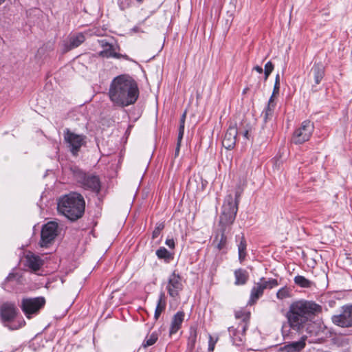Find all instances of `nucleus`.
<instances>
[{
  "instance_id": "c85d7f7f",
  "label": "nucleus",
  "mask_w": 352,
  "mask_h": 352,
  "mask_svg": "<svg viewBox=\"0 0 352 352\" xmlns=\"http://www.w3.org/2000/svg\"><path fill=\"white\" fill-rule=\"evenodd\" d=\"M294 283L301 287L308 288L311 285V282L303 276H296L294 277Z\"/></svg>"
},
{
  "instance_id": "9d476101",
  "label": "nucleus",
  "mask_w": 352,
  "mask_h": 352,
  "mask_svg": "<svg viewBox=\"0 0 352 352\" xmlns=\"http://www.w3.org/2000/svg\"><path fill=\"white\" fill-rule=\"evenodd\" d=\"M166 289L169 296L173 298H179V293L183 289L182 278L175 272L168 278Z\"/></svg>"
},
{
  "instance_id": "c03bdc74",
  "label": "nucleus",
  "mask_w": 352,
  "mask_h": 352,
  "mask_svg": "<svg viewBox=\"0 0 352 352\" xmlns=\"http://www.w3.org/2000/svg\"><path fill=\"white\" fill-rule=\"evenodd\" d=\"M277 82L278 83H280V76H279V74H277V75L276 76L275 82Z\"/></svg>"
},
{
  "instance_id": "c756f323",
  "label": "nucleus",
  "mask_w": 352,
  "mask_h": 352,
  "mask_svg": "<svg viewBox=\"0 0 352 352\" xmlns=\"http://www.w3.org/2000/svg\"><path fill=\"white\" fill-rule=\"evenodd\" d=\"M305 346V342L304 340H299L298 342H294L290 344L287 346V349L288 351H299L302 349H303Z\"/></svg>"
},
{
  "instance_id": "f257e3e1",
  "label": "nucleus",
  "mask_w": 352,
  "mask_h": 352,
  "mask_svg": "<svg viewBox=\"0 0 352 352\" xmlns=\"http://www.w3.org/2000/svg\"><path fill=\"white\" fill-rule=\"evenodd\" d=\"M138 96V85L129 76H118L112 80L110 85L109 89V99L116 106L127 107L134 104Z\"/></svg>"
},
{
  "instance_id": "2f4dec72",
  "label": "nucleus",
  "mask_w": 352,
  "mask_h": 352,
  "mask_svg": "<svg viewBox=\"0 0 352 352\" xmlns=\"http://www.w3.org/2000/svg\"><path fill=\"white\" fill-rule=\"evenodd\" d=\"M156 255L159 258L170 259L172 254L164 247L160 248L156 251Z\"/></svg>"
},
{
  "instance_id": "5701e85b",
  "label": "nucleus",
  "mask_w": 352,
  "mask_h": 352,
  "mask_svg": "<svg viewBox=\"0 0 352 352\" xmlns=\"http://www.w3.org/2000/svg\"><path fill=\"white\" fill-rule=\"evenodd\" d=\"M85 40V37L82 33H78L72 35L69 37V45L67 46L66 50H70L72 49L78 47Z\"/></svg>"
},
{
  "instance_id": "e433bc0d",
  "label": "nucleus",
  "mask_w": 352,
  "mask_h": 352,
  "mask_svg": "<svg viewBox=\"0 0 352 352\" xmlns=\"http://www.w3.org/2000/svg\"><path fill=\"white\" fill-rule=\"evenodd\" d=\"M118 6L120 8L124 10L129 8L131 4V0H118Z\"/></svg>"
},
{
  "instance_id": "a19ab883",
  "label": "nucleus",
  "mask_w": 352,
  "mask_h": 352,
  "mask_svg": "<svg viewBox=\"0 0 352 352\" xmlns=\"http://www.w3.org/2000/svg\"><path fill=\"white\" fill-rule=\"evenodd\" d=\"M6 326L8 327L10 329L14 330V329H17L18 328L21 327L22 326V324L20 325L6 324Z\"/></svg>"
},
{
  "instance_id": "4be33fe9",
  "label": "nucleus",
  "mask_w": 352,
  "mask_h": 352,
  "mask_svg": "<svg viewBox=\"0 0 352 352\" xmlns=\"http://www.w3.org/2000/svg\"><path fill=\"white\" fill-rule=\"evenodd\" d=\"M236 241H239V243L238 244L239 259L240 262L242 263L246 256V241L243 234L241 236H236Z\"/></svg>"
},
{
  "instance_id": "bb28decb",
  "label": "nucleus",
  "mask_w": 352,
  "mask_h": 352,
  "mask_svg": "<svg viewBox=\"0 0 352 352\" xmlns=\"http://www.w3.org/2000/svg\"><path fill=\"white\" fill-rule=\"evenodd\" d=\"M259 281L263 286L264 289H272L278 285V280L274 278H265L262 277L260 278Z\"/></svg>"
},
{
  "instance_id": "dca6fc26",
  "label": "nucleus",
  "mask_w": 352,
  "mask_h": 352,
  "mask_svg": "<svg viewBox=\"0 0 352 352\" xmlns=\"http://www.w3.org/2000/svg\"><path fill=\"white\" fill-rule=\"evenodd\" d=\"M228 230H225L223 229H219L213 241V243L215 245V248L221 251L223 250L226 248L227 245V236L226 234L229 232Z\"/></svg>"
},
{
  "instance_id": "423d86ee",
  "label": "nucleus",
  "mask_w": 352,
  "mask_h": 352,
  "mask_svg": "<svg viewBox=\"0 0 352 352\" xmlns=\"http://www.w3.org/2000/svg\"><path fill=\"white\" fill-rule=\"evenodd\" d=\"M45 299L43 296L25 298L21 300V308L27 318H31L36 315L45 306Z\"/></svg>"
},
{
  "instance_id": "ea45409f",
  "label": "nucleus",
  "mask_w": 352,
  "mask_h": 352,
  "mask_svg": "<svg viewBox=\"0 0 352 352\" xmlns=\"http://www.w3.org/2000/svg\"><path fill=\"white\" fill-rule=\"evenodd\" d=\"M182 139H178L177 138V147L175 148V157L179 155L180 146H181V141Z\"/></svg>"
},
{
  "instance_id": "a18cd8bd",
  "label": "nucleus",
  "mask_w": 352,
  "mask_h": 352,
  "mask_svg": "<svg viewBox=\"0 0 352 352\" xmlns=\"http://www.w3.org/2000/svg\"><path fill=\"white\" fill-rule=\"evenodd\" d=\"M248 131H245L244 132V134H243L244 137H245L246 138H248Z\"/></svg>"
},
{
  "instance_id": "0eeeda50",
  "label": "nucleus",
  "mask_w": 352,
  "mask_h": 352,
  "mask_svg": "<svg viewBox=\"0 0 352 352\" xmlns=\"http://www.w3.org/2000/svg\"><path fill=\"white\" fill-rule=\"evenodd\" d=\"M314 124L310 120L303 121L293 134L292 142L296 144H302L308 141L314 131Z\"/></svg>"
},
{
  "instance_id": "f03ea898",
  "label": "nucleus",
  "mask_w": 352,
  "mask_h": 352,
  "mask_svg": "<svg viewBox=\"0 0 352 352\" xmlns=\"http://www.w3.org/2000/svg\"><path fill=\"white\" fill-rule=\"evenodd\" d=\"M321 307L311 301L299 300L293 302L287 313V318L291 327L300 330L316 314L321 312Z\"/></svg>"
},
{
  "instance_id": "de8ad7c7",
  "label": "nucleus",
  "mask_w": 352,
  "mask_h": 352,
  "mask_svg": "<svg viewBox=\"0 0 352 352\" xmlns=\"http://www.w3.org/2000/svg\"><path fill=\"white\" fill-rule=\"evenodd\" d=\"M138 2H142L143 0H136Z\"/></svg>"
},
{
  "instance_id": "2eb2a0df",
  "label": "nucleus",
  "mask_w": 352,
  "mask_h": 352,
  "mask_svg": "<svg viewBox=\"0 0 352 352\" xmlns=\"http://www.w3.org/2000/svg\"><path fill=\"white\" fill-rule=\"evenodd\" d=\"M1 318L4 322L12 321L16 315V308L14 304L3 303L0 309Z\"/></svg>"
},
{
  "instance_id": "6ab92c4d",
  "label": "nucleus",
  "mask_w": 352,
  "mask_h": 352,
  "mask_svg": "<svg viewBox=\"0 0 352 352\" xmlns=\"http://www.w3.org/2000/svg\"><path fill=\"white\" fill-rule=\"evenodd\" d=\"M310 75H312L316 85H318L324 76V67L321 63H315L310 71Z\"/></svg>"
},
{
  "instance_id": "1a4fd4ad",
  "label": "nucleus",
  "mask_w": 352,
  "mask_h": 352,
  "mask_svg": "<svg viewBox=\"0 0 352 352\" xmlns=\"http://www.w3.org/2000/svg\"><path fill=\"white\" fill-rule=\"evenodd\" d=\"M332 322L341 327H352V305L344 306L342 312L332 317Z\"/></svg>"
},
{
  "instance_id": "aec40b11",
  "label": "nucleus",
  "mask_w": 352,
  "mask_h": 352,
  "mask_svg": "<svg viewBox=\"0 0 352 352\" xmlns=\"http://www.w3.org/2000/svg\"><path fill=\"white\" fill-rule=\"evenodd\" d=\"M265 289L260 281L255 283L254 286L252 287L250 293V300L248 302L249 305L254 304L257 300L262 296Z\"/></svg>"
},
{
  "instance_id": "37998d69",
  "label": "nucleus",
  "mask_w": 352,
  "mask_h": 352,
  "mask_svg": "<svg viewBox=\"0 0 352 352\" xmlns=\"http://www.w3.org/2000/svg\"><path fill=\"white\" fill-rule=\"evenodd\" d=\"M15 275L13 274H10L8 275V276L6 278V281H10V280H12V278H15Z\"/></svg>"
},
{
  "instance_id": "7c9ffc66",
  "label": "nucleus",
  "mask_w": 352,
  "mask_h": 352,
  "mask_svg": "<svg viewBox=\"0 0 352 352\" xmlns=\"http://www.w3.org/2000/svg\"><path fill=\"white\" fill-rule=\"evenodd\" d=\"M157 340V335L155 333H151L149 336L146 337L142 343V346L146 348L154 344Z\"/></svg>"
},
{
  "instance_id": "7ed1b4c3",
  "label": "nucleus",
  "mask_w": 352,
  "mask_h": 352,
  "mask_svg": "<svg viewBox=\"0 0 352 352\" xmlns=\"http://www.w3.org/2000/svg\"><path fill=\"white\" fill-rule=\"evenodd\" d=\"M85 200L78 193L74 192L60 197L57 204L59 213L67 219L75 221L80 218L85 212Z\"/></svg>"
},
{
  "instance_id": "39448f33",
  "label": "nucleus",
  "mask_w": 352,
  "mask_h": 352,
  "mask_svg": "<svg viewBox=\"0 0 352 352\" xmlns=\"http://www.w3.org/2000/svg\"><path fill=\"white\" fill-rule=\"evenodd\" d=\"M63 138L70 152L74 156L78 155L81 147L86 144L85 135L75 133L69 129H65L63 131Z\"/></svg>"
},
{
  "instance_id": "49530a36",
  "label": "nucleus",
  "mask_w": 352,
  "mask_h": 352,
  "mask_svg": "<svg viewBox=\"0 0 352 352\" xmlns=\"http://www.w3.org/2000/svg\"><path fill=\"white\" fill-rule=\"evenodd\" d=\"M5 0H0V4H1Z\"/></svg>"
},
{
  "instance_id": "c9c22d12",
  "label": "nucleus",
  "mask_w": 352,
  "mask_h": 352,
  "mask_svg": "<svg viewBox=\"0 0 352 352\" xmlns=\"http://www.w3.org/2000/svg\"><path fill=\"white\" fill-rule=\"evenodd\" d=\"M208 338V352H213L218 338H213L211 335H209Z\"/></svg>"
},
{
  "instance_id": "f8f14e48",
  "label": "nucleus",
  "mask_w": 352,
  "mask_h": 352,
  "mask_svg": "<svg viewBox=\"0 0 352 352\" xmlns=\"http://www.w3.org/2000/svg\"><path fill=\"white\" fill-rule=\"evenodd\" d=\"M248 328L246 323H239L237 327H231L228 329L230 336L234 344L239 346L243 343Z\"/></svg>"
},
{
  "instance_id": "393cba45",
  "label": "nucleus",
  "mask_w": 352,
  "mask_h": 352,
  "mask_svg": "<svg viewBox=\"0 0 352 352\" xmlns=\"http://www.w3.org/2000/svg\"><path fill=\"white\" fill-rule=\"evenodd\" d=\"M275 106H276V103L274 102V100L272 99V97H270L269 102H268L267 107H266V109H265V111L263 113L264 114L263 116H264V120L265 122L270 118H271L272 116Z\"/></svg>"
},
{
  "instance_id": "20e7f679",
  "label": "nucleus",
  "mask_w": 352,
  "mask_h": 352,
  "mask_svg": "<svg viewBox=\"0 0 352 352\" xmlns=\"http://www.w3.org/2000/svg\"><path fill=\"white\" fill-rule=\"evenodd\" d=\"M238 196L236 194L235 199L231 195L226 197L219 217V229L225 228V230L230 231L231 226L235 220L238 211Z\"/></svg>"
},
{
  "instance_id": "a878e982",
  "label": "nucleus",
  "mask_w": 352,
  "mask_h": 352,
  "mask_svg": "<svg viewBox=\"0 0 352 352\" xmlns=\"http://www.w3.org/2000/svg\"><path fill=\"white\" fill-rule=\"evenodd\" d=\"M235 317L236 319L241 320V323H246L249 324L250 313L244 309H239L235 311Z\"/></svg>"
},
{
  "instance_id": "4468645a",
  "label": "nucleus",
  "mask_w": 352,
  "mask_h": 352,
  "mask_svg": "<svg viewBox=\"0 0 352 352\" xmlns=\"http://www.w3.org/2000/svg\"><path fill=\"white\" fill-rule=\"evenodd\" d=\"M237 134V128L235 126H230L222 140L223 146L226 149H232L236 144Z\"/></svg>"
},
{
  "instance_id": "79ce46f5",
  "label": "nucleus",
  "mask_w": 352,
  "mask_h": 352,
  "mask_svg": "<svg viewBox=\"0 0 352 352\" xmlns=\"http://www.w3.org/2000/svg\"><path fill=\"white\" fill-rule=\"evenodd\" d=\"M254 69L258 73L261 74L263 71V68L261 66L256 65L254 67Z\"/></svg>"
},
{
  "instance_id": "4c0bfd02",
  "label": "nucleus",
  "mask_w": 352,
  "mask_h": 352,
  "mask_svg": "<svg viewBox=\"0 0 352 352\" xmlns=\"http://www.w3.org/2000/svg\"><path fill=\"white\" fill-rule=\"evenodd\" d=\"M280 90V83H278L277 82L274 83L273 93L271 97H272V99H274V97L278 94Z\"/></svg>"
},
{
  "instance_id": "72a5a7b5",
  "label": "nucleus",
  "mask_w": 352,
  "mask_h": 352,
  "mask_svg": "<svg viewBox=\"0 0 352 352\" xmlns=\"http://www.w3.org/2000/svg\"><path fill=\"white\" fill-rule=\"evenodd\" d=\"M164 224L163 223H157L156 227L155 228V229L153 232V234H152L153 238L155 239V238L158 237L159 235L160 234L161 231L164 229Z\"/></svg>"
},
{
  "instance_id": "f704fd0d",
  "label": "nucleus",
  "mask_w": 352,
  "mask_h": 352,
  "mask_svg": "<svg viewBox=\"0 0 352 352\" xmlns=\"http://www.w3.org/2000/svg\"><path fill=\"white\" fill-rule=\"evenodd\" d=\"M274 69V65L271 61H268L265 65V80H267L270 74Z\"/></svg>"
},
{
  "instance_id": "412c9836",
  "label": "nucleus",
  "mask_w": 352,
  "mask_h": 352,
  "mask_svg": "<svg viewBox=\"0 0 352 352\" xmlns=\"http://www.w3.org/2000/svg\"><path fill=\"white\" fill-rule=\"evenodd\" d=\"M234 274L235 277L234 284L236 285H243L249 279V274L247 270L244 269L240 268L236 270Z\"/></svg>"
},
{
  "instance_id": "6e6552de",
  "label": "nucleus",
  "mask_w": 352,
  "mask_h": 352,
  "mask_svg": "<svg viewBox=\"0 0 352 352\" xmlns=\"http://www.w3.org/2000/svg\"><path fill=\"white\" fill-rule=\"evenodd\" d=\"M58 223L54 221H50L43 226L40 242L42 247H47L54 242L58 233Z\"/></svg>"
},
{
  "instance_id": "9b49d317",
  "label": "nucleus",
  "mask_w": 352,
  "mask_h": 352,
  "mask_svg": "<svg viewBox=\"0 0 352 352\" xmlns=\"http://www.w3.org/2000/svg\"><path fill=\"white\" fill-rule=\"evenodd\" d=\"M78 182L83 188L98 192L100 189V182L99 178L95 175H87L81 174Z\"/></svg>"
},
{
  "instance_id": "473e14b6",
  "label": "nucleus",
  "mask_w": 352,
  "mask_h": 352,
  "mask_svg": "<svg viewBox=\"0 0 352 352\" xmlns=\"http://www.w3.org/2000/svg\"><path fill=\"white\" fill-rule=\"evenodd\" d=\"M186 116V112H184L180 119V125H179V133H178V139L183 138L184 133V124H185Z\"/></svg>"
},
{
  "instance_id": "a211bd4d",
  "label": "nucleus",
  "mask_w": 352,
  "mask_h": 352,
  "mask_svg": "<svg viewBox=\"0 0 352 352\" xmlns=\"http://www.w3.org/2000/svg\"><path fill=\"white\" fill-rule=\"evenodd\" d=\"M184 316L185 314L183 311H178L173 316L169 331L170 335L175 334L179 331L184 320Z\"/></svg>"
},
{
  "instance_id": "f3484780",
  "label": "nucleus",
  "mask_w": 352,
  "mask_h": 352,
  "mask_svg": "<svg viewBox=\"0 0 352 352\" xmlns=\"http://www.w3.org/2000/svg\"><path fill=\"white\" fill-rule=\"evenodd\" d=\"M26 265L33 271H37L43 264V261L38 255L28 252L25 256Z\"/></svg>"
},
{
  "instance_id": "cd10ccee",
  "label": "nucleus",
  "mask_w": 352,
  "mask_h": 352,
  "mask_svg": "<svg viewBox=\"0 0 352 352\" xmlns=\"http://www.w3.org/2000/svg\"><path fill=\"white\" fill-rule=\"evenodd\" d=\"M292 296V290L288 287H283L278 290L276 297L279 300H284Z\"/></svg>"
},
{
  "instance_id": "b1692460",
  "label": "nucleus",
  "mask_w": 352,
  "mask_h": 352,
  "mask_svg": "<svg viewBox=\"0 0 352 352\" xmlns=\"http://www.w3.org/2000/svg\"><path fill=\"white\" fill-rule=\"evenodd\" d=\"M166 305V301L165 294L164 292H161L155 311L154 317L155 320H157L159 318L162 312L164 311V310L165 309Z\"/></svg>"
},
{
  "instance_id": "ddd939ff",
  "label": "nucleus",
  "mask_w": 352,
  "mask_h": 352,
  "mask_svg": "<svg viewBox=\"0 0 352 352\" xmlns=\"http://www.w3.org/2000/svg\"><path fill=\"white\" fill-rule=\"evenodd\" d=\"M98 42L100 47L102 48V50L99 52V56L107 58H124L125 59H128V56L126 55H122L116 53L113 46L109 43L106 40H99Z\"/></svg>"
},
{
  "instance_id": "58836bf2",
  "label": "nucleus",
  "mask_w": 352,
  "mask_h": 352,
  "mask_svg": "<svg viewBox=\"0 0 352 352\" xmlns=\"http://www.w3.org/2000/svg\"><path fill=\"white\" fill-rule=\"evenodd\" d=\"M165 243L170 249L175 248V243L173 239H167L165 241Z\"/></svg>"
}]
</instances>
